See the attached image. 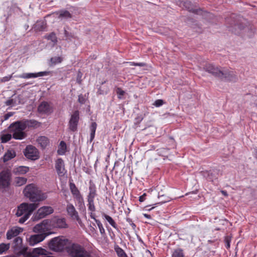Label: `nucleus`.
Wrapping results in <instances>:
<instances>
[{"label":"nucleus","mask_w":257,"mask_h":257,"mask_svg":"<svg viewBox=\"0 0 257 257\" xmlns=\"http://www.w3.org/2000/svg\"><path fill=\"white\" fill-rule=\"evenodd\" d=\"M11 175L8 171H3L0 173V189H6L10 185Z\"/></svg>","instance_id":"obj_10"},{"label":"nucleus","mask_w":257,"mask_h":257,"mask_svg":"<svg viewBox=\"0 0 257 257\" xmlns=\"http://www.w3.org/2000/svg\"><path fill=\"white\" fill-rule=\"evenodd\" d=\"M103 216L112 227L115 228L116 230H119L117 224L111 216L106 214H103Z\"/></svg>","instance_id":"obj_27"},{"label":"nucleus","mask_w":257,"mask_h":257,"mask_svg":"<svg viewBox=\"0 0 257 257\" xmlns=\"http://www.w3.org/2000/svg\"><path fill=\"white\" fill-rule=\"evenodd\" d=\"M23 230V229L20 227H13L9 229L7 232V238L11 239L14 237L17 236Z\"/></svg>","instance_id":"obj_17"},{"label":"nucleus","mask_w":257,"mask_h":257,"mask_svg":"<svg viewBox=\"0 0 257 257\" xmlns=\"http://www.w3.org/2000/svg\"><path fill=\"white\" fill-rule=\"evenodd\" d=\"M126 220L131 225L133 230H135L136 227V225L134 223H133L132 219L130 218H127Z\"/></svg>","instance_id":"obj_50"},{"label":"nucleus","mask_w":257,"mask_h":257,"mask_svg":"<svg viewBox=\"0 0 257 257\" xmlns=\"http://www.w3.org/2000/svg\"><path fill=\"white\" fill-rule=\"evenodd\" d=\"M58 15V18L61 20L65 19L67 20L72 18V14L67 10H61L56 13Z\"/></svg>","instance_id":"obj_22"},{"label":"nucleus","mask_w":257,"mask_h":257,"mask_svg":"<svg viewBox=\"0 0 257 257\" xmlns=\"http://www.w3.org/2000/svg\"><path fill=\"white\" fill-rule=\"evenodd\" d=\"M221 193L224 196H227L228 195V194H227V192L226 191L222 190L221 191Z\"/></svg>","instance_id":"obj_59"},{"label":"nucleus","mask_w":257,"mask_h":257,"mask_svg":"<svg viewBox=\"0 0 257 257\" xmlns=\"http://www.w3.org/2000/svg\"><path fill=\"white\" fill-rule=\"evenodd\" d=\"M49 233H41L31 235L29 239L30 245L33 246L42 241Z\"/></svg>","instance_id":"obj_14"},{"label":"nucleus","mask_w":257,"mask_h":257,"mask_svg":"<svg viewBox=\"0 0 257 257\" xmlns=\"http://www.w3.org/2000/svg\"><path fill=\"white\" fill-rule=\"evenodd\" d=\"M66 212L72 219H74L79 215L78 212L75 209L74 206L71 203H68L67 204Z\"/></svg>","instance_id":"obj_19"},{"label":"nucleus","mask_w":257,"mask_h":257,"mask_svg":"<svg viewBox=\"0 0 257 257\" xmlns=\"http://www.w3.org/2000/svg\"><path fill=\"white\" fill-rule=\"evenodd\" d=\"M146 194L145 193H144L143 195H142V196H141L140 197H139V201L140 202H143L145 201V197H146Z\"/></svg>","instance_id":"obj_55"},{"label":"nucleus","mask_w":257,"mask_h":257,"mask_svg":"<svg viewBox=\"0 0 257 257\" xmlns=\"http://www.w3.org/2000/svg\"><path fill=\"white\" fill-rule=\"evenodd\" d=\"M46 38L49 40H51L54 44H56L57 42V38L54 33L50 34L46 37Z\"/></svg>","instance_id":"obj_43"},{"label":"nucleus","mask_w":257,"mask_h":257,"mask_svg":"<svg viewBox=\"0 0 257 257\" xmlns=\"http://www.w3.org/2000/svg\"><path fill=\"white\" fill-rule=\"evenodd\" d=\"M203 175L207 180L213 181L214 180L217 178V171L215 170L204 171L203 172Z\"/></svg>","instance_id":"obj_20"},{"label":"nucleus","mask_w":257,"mask_h":257,"mask_svg":"<svg viewBox=\"0 0 257 257\" xmlns=\"http://www.w3.org/2000/svg\"><path fill=\"white\" fill-rule=\"evenodd\" d=\"M27 248H23L19 252L20 254L23 255L24 257H35L32 252H27Z\"/></svg>","instance_id":"obj_37"},{"label":"nucleus","mask_w":257,"mask_h":257,"mask_svg":"<svg viewBox=\"0 0 257 257\" xmlns=\"http://www.w3.org/2000/svg\"><path fill=\"white\" fill-rule=\"evenodd\" d=\"M13 114L11 112L8 113L6 114L4 116L5 120L8 119L10 117L12 116Z\"/></svg>","instance_id":"obj_56"},{"label":"nucleus","mask_w":257,"mask_h":257,"mask_svg":"<svg viewBox=\"0 0 257 257\" xmlns=\"http://www.w3.org/2000/svg\"><path fill=\"white\" fill-rule=\"evenodd\" d=\"M38 207V204L23 203L21 204L17 209L16 215L22 216L19 219L20 223H24L30 217L32 212Z\"/></svg>","instance_id":"obj_2"},{"label":"nucleus","mask_w":257,"mask_h":257,"mask_svg":"<svg viewBox=\"0 0 257 257\" xmlns=\"http://www.w3.org/2000/svg\"><path fill=\"white\" fill-rule=\"evenodd\" d=\"M96 223L99 228L100 233L101 234H104L105 233V230L101 222L99 220H96Z\"/></svg>","instance_id":"obj_46"},{"label":"nucleus","mask_w":257,"mask_h":257,"mask_svg":"<svg viewBox=\"0 0 257 257\" xmlns=\"http://www.w3.org/2000/svg\"><path fill=\"white\" fill-rule=\"evenodd\" d=\"M73 220H76L78 222V223L80 224V226L82 225V222L81 219L80 218L79 215L77 217H76V218H75Z\"/></svg>","instance_id":"obj_54"},{"label":"nucleus","mask_w":257,"mask_h":257,"mask_svg":"<svg viewBox=\"0 0 257 257\" xmlns=\"http://www.w3.org/2000/svg\"><path fill=\"white\" fill-rule=\"evenodd\" d=\"M47 73H48L46 71L40 72L38 73H24L20 75L19 77L24 79L36 78L46 75Z\"/></svg>","instance_id":"obj_18"},{"label":"nucleus","mask_w":257,"mask_h":257,"mask_svg":"<svg viewBox=\"0 0 257 257\" xmlns=\"http://www.w3.org/2000/svg\"><path fill=\"white\" fill-rule=\"evenodd\" d=\"M66 144L64 141H61L60 143L59 146L58 147V149L57 150V153L59 155H63L65 154L66 151Z\"/></svg>","instance_id":"obj_29"},{"label":"nucleus","mask_w":257,"mask_h":257,"mask_svg":"<svg viewBox=\"0 0 257 257\" xmlns=\"http://www.w3.org/2000/svg\"><path fill=\"white\" fill-rule=\"evenodd\" d=\"M163 103H164V101L163 100L157 99L155 101L154 105H155L156 107H159V106L162 105L163 104Z\"/></svg>","instance_id":"obj_49"},{"label":"nucleus","mask_w":257,"mask_h":257,"mask_svg":"<svg viewBox=\"0 0 257 257\" xmlns=\"http://www.w3.org/2000/svg\"><path fill=\"white\" fill-rule=\"evenodd\" d=\"M230 241H231V238L229 236H226L225 237L224 242H225V247L226 248H229L230 247Z\"/></svg>","instance_id":"obj_47"},{"label":"nucleus","mask_w":257,"mask_h":257,"mask_svg":"<svg viewBox=\"0 0 257 257\" xmlns=\"http://www.w3.org/2000/svg\"><path fill=\"white\" fill-rule=\"evenodd\" d=\"M79 118V111L75 110L71 115L68 123L69 128L70 131L72 132L77 131Z\"/></svg>","instance_id":"obj_9"},{"label":"nucleus","mask_w":257,"mask_h":257,"mask_svg":"<svg viewBox=\"0 0 257 257\" xmlns=\"http://www.w3.org/2000/svg\"><path fill=\"white\" fill-rule=\"evenodd\" d=\"M27 179L24 177H17L15 180L16 185L21 186L27 182Z\"/></svg>","instance_id":"obj_36"},{"label":"nucleus","mask_w":257,"mask_h":257,"mask_svg":"<svg viewBox=\"0 0 257 257\" xmlns=\"http://www.w3.org/2000/svg\"><path fill=\"white\" fill-rule=\"evenodd\" d=\"M115 251L118 257H127L124 250L120 247L116 248Z\"/></svg>","instance_id":"obj_42"},{"label":"nucleus","mask_w":257,"mask_h":257,"mask_svg":"<svg viewBox=\"0 0 257 257\" xmlns=\"http://www.w3.org/2000/svg\"><path fill=\"white\" fill-rule=\"evenodd\" d=\"M35 29L37 31H42L45 29V24L43 22H37L35 25Z\"/></svg>","instance_id":"obj_34"},{"label":"nucleus","mask_w":257,"mask_h":257,"mask_svg":"<svg viewBox=\"0 0 257 257\" xmlns=\"http://www.w3.org/2000/svg\"><path fill=\"white\" fill-rule=\"evenodd\" d=\"M88 210L91 212L95 211V207L94 203V199H87Z\"/></svg>","instance_id":"obj_38"},{"label":"nucleus","mask_w":257,"mask_h":257,"mask_svg":"<svg viewBox=\"0 0 257 257\" xmlns=\"http://www.w3.org/2000/svg\"><path fill=\"white\" fill-rule=\"evenodd\" d=\"M116 92L118 95V98L119 99H121L122 96L125 93V91L122 90L120 88L117 87L116 90Z\"/></svg>","instance_id":"obj_45"},{"label":"nucleus","mask_w":257,"mask_h":257,"mask_svg":"<svg viewBox=\"0 0 257 257\" xmlns=\"http://www.w3.org/2000/svg\"><path fill=\"white\" fill-rule=\"evenodd\" d=\"M181 4L188 11L194 13H197V10L193 8L192 5L190 2L188 1H183L181 2Z\"/></svg>","instance_id":"obj_26"},{"label":"nucleus","mask_w":257,"mask_h":257,"mask_svg":"<svg viewBox=\"0 0 257 257\" xmlns=\"http://www.w3.org/2000/svg\"><path fill=\"white\" fill-rule=\"evenodd\" d=\"M29 171V168L27 167L21 166L18 169V171L22 174H25Z\"/></svg>","instance_id":"obj_48"},{"label":"nucleus","mask_w":257,"mask_h":257,"mask_svg":"<svg viewBox=\"0 0 257 257\" xmlns=\"http://www.w3.org/2000/svg\"><path fill=\"white\" fill-rule=\"evenodd\" d=\"M57 225L59 228H64L67 226L65 220L64 218L58 219L57 220Z\"/></svg>","instance_id":"obj_40"},{"label":"nucleus","mask_w":257,"mask_h":257,"mask_svg":"<svg viewBox=\"0 0 257 257\" xmlns=\"http://www.w3.org/2000/svg\"><path fill=\"white\" fill-rule=\"evenodd\" d=\"M67 251L71 257H89V252L77 243H72L67 247Z\"/></svg>","instance_id":"obj_4"},{"label":"nucleus","mask_w":257,"mask_h":257,"mask_svg":"<svg viewBox=\"0 0 257 257\" xmlns=\"http://www.w3.org/2000/svg\"><path fill=\"white\" fill-rule=\"evenodd\" d=\"M46 250L42 248H36L33 249L32 253L35 257L38 256L39 255L45 254Z\"/></svg>","instance_id":"obj_33"},{"label":"nucleus","mask_w":257,"mask_h":257,"mask_svg":"<svg viewBox=\"0 0 257 257\" xmlns=\"http://www.w3.org/2000/svg\"><path fill=\"white\" fill-rule=\"evenodd\" d=\"M89 194L87 196V199H94L96 195V187L94 184H90L89 187Z\"/></svg>","instance_id":"obj_28"},{"label":"nucleus","mask_w":257,"mask_h":257,"mask_svg":"<svg viewBox=\"0 0 257 257\" xmlns=\"http://www.w3.org/2000/svg\"><path fill=\"white\" fill-rule=\"evenodd\" d=\"M47 229V221L46 220H44L41 223L36 225L33 228L34 232L38 234L48 233Z\"/></svg>","instance_id":"obj_16"},{"label":"nucleus","mask_w":257,"mask_h":257,"mask_svg":"<svg viewBox=\"0 0 257 257\" xmlns=\"http://www.w3.org/2000/svg\"><path fill=\"white\" fill-rule=\"evenodd\" d=\"M234 26L235 27L234 31L231 28H230L229 30L234 32L236 34L238 33V32H236L237 29H238L240 31L244 30L245 31L249 29L252 30L251 26H247L245 22H241L240 23H237V24H235Z\"/></svg>","instance_id":"obj_21"},{"label":"nucleus","mask_w":257,"mask_h":257,"mask_svg":"<svg viewBox=\"0 0 257 257\" xmlns=\"http://www.w3.org/2000/svg\"><path fill=\"white\" fill-rule=\"evenodd\" d=\"M38 110L41 113L49 114L52 112L53 108L48 102L43 101L39 105Z\"/></svg>","instance_id":"obj_15"},{"label":"nucleus","mask_w":257,"mask_h":257,"mask_svg":"<svg viewBox=\"0 0 257 257\" xmlns=\"http://www.w3.org/2000/svg\"><path fill=\"white\" fill-rule=\"evenodd\" d=\"M10 248V244L1 243L0 244V254L8 250Z\"/></svg>","instance_id":"obj_44"},{"label":"nucleus","mask_w":257,"mask_h":257,"mask_svg":"<svg viewBox=\"0 0 257 257\" xmlns=\"http://www.w3.org/2000/svg\"><path fill=\"white\" fill-rule=\"evenodd\" d=\"M14 248L15 250H19L21 248L22 239L20 237H16L14 240Z\"/></svg>","instance_id":"obj_31"},{"label":"nucleus","mask_w":257,"mask_h":257,"mask_svg":"<svg viewBox=\"0 0 257 257\" xmlns=\"http://www.w3.org/2000/svg\"><path fill=\"white\" fill-rule=\"evenodd\" d=\"M63 58L61 57L55 56L52 57L50 60V66H54L57 64L61 63Z\"/></svg>","instance_id":"obj_32"},{"label":"nucleus","mask_w":257,"mask_h":257,"mask_svg":"<svg viewBox=\"0 0 257 257\" xmlns=\"http://www.w3.org/2000/svg\"><path fill=\"white\" fill-rule=\"evenodd\" d=\"M64 36L66 37V40L67 41H72L73 39L75 38V36L73 33H69L66 29H64Z\"/></svg>","instance_id":"obj_39"},{"label":"nucleus","mask_w":257,"mask_h":257,"mask_svg":"<svg viewBox=\"0 0 257 257\" xmlns=\"http://www.w3.org/2000/svg\"><path fill=\"white\" fill-rule=\"evenodd\" d=\"M12 75H8V76H5L4 77H3L1 79V81L2 82H7V81H9V80H11V79L12 78Z\"/></svg>","instance_id":"obj_51"},{"label":"nucleus","mask_w":257,"mask_h":257,"mask_svg":"<svg viewBox=\"0 0 257 257\" xmlns=\"http://www.w3.org/2000/svg\"><path fill=\"white\" fill-rule=\"evenodd\" d=\"M131 66H144L145 64L144 63H135V62H129Z\"/></svg>","instance_id":"obj_52"},{"label":"nucleus","mask_w":257,"mask_h":257,"mask_svg":"<svg viewBox=\"0 0 257 257\" xmlns=\"http://www.w3.org/2000/svg\"><path fill=\"white\" fill-rule=\"evenodd\" d=\"M68 240L62 239L59 237H55L51 239L48 244L49 247L52 250L55 251H61L65 247H66Z\"/></svg>","instance_id":"obj_5"},{"label":"nucleus","mask_w":257,"mask_h":257,"mask_svg":"<svg viewBox=\"0 0 257 257\" xmlns=\"http://www.w3.org/2000/svg\"><path fill=\"white\" fill-rule=\"evenodd\" d=\"M143 216H144L145 217H146V218H148V219H151V215H149V214H146V213H144V214H143Z\"/></svg>","instance_id":"obj_58"},{"label":"nucleus","mask_w":257,"mask_h":257,"mask_svg":"<svg viewBox=\"0 0 257 257\" xmlns=\"http://www.w3.org/2000/svg\"><path fill=\"white\" fill-rule=\"evenodd\" d=\"M25 157L31 160H36L39 158V152L34 146L28 145L24 151Z\"/></svg>","instance_id":"obj_8"},{"label":"nucleus","mask_w":257,"mask_h":257,"mask_svg":"<svg viewBox=\"0 0 257 257\" xmlns=\"http://www.w3.org/2000/svg\"><path fill=\"white\" fill-rule=\"evenodd\" d=\"M69 187L74 198L78 203L79 209H85V207L83 198L75 184L73 182H70Z\"/></svg>","instance_id":"obj_6"},{"label":"nucleus","mask_w":257,"mask_h":257,"mask_svg":"<svg viewBox=\"0 0 257 257\" xmlns=\"http://www.w3.org/2000/svg\"><path fill=\"white\" fill-rule=\"evenodd\" d=\"M172 257H184V254L183 253V250L181 248H177L174 250L173 251L172 255Z\"/></svg>","instance_id":"obj_35"},{"label":"nucleus","mask_w":257,"mask_h":257,"mask_svg":"<svg viewBox=\"0 0 257 257\" xmlns=\"http://www.w3.org/2000/svg\"><path fill=\"white\" fill-rule=\"evenodd\" d=\"M5 104L7 106H10V105H14V101L13 99H9V100H8L6 101Z\"/></svg>","instance_id":"obj_53"},{"label":"nucleus","mask_w":257,"mask_h":257,"mask_svg":"<svg viewBox=\"0 0 257 257\" xmlns=\"http://www.w3.org/2000/svg\"><path fill=\"white\" fill-rule=\"evenodd\" d=\"M16 153L14 150H8V151L5 154L3 157V160L4 162H6L14 158L16 156Z\"/></svg>","instance_id":"obj_24"},{"label":"nucleus","mask_w":257,"mask_h":257,"mask_svg":"<svg viewBox=\"0 0 257 257\" xmlns=\"http://www.w3.org/2000/svg\"><path fill=\"white\" fill-rule=\"evenodd\" d=\"M90 216L92 219H94L95 222H96V220H98V219H96L95 214L94 213H93L92 212H91L90 213Z\"/></svg>","instance_id":"obj_57"},{"label":"nucleus","mask_w":257,"mask_h":257,"mask_svg":"<svg viewBox=\"0 0 257 257\" xmlns=\"http://www.w3.org/2000/svg\"><path fill=\"white\" fill-rule=\"evenodd\" d=\"M9 129L10 132L13 133V137L16 140H22L27 136L24 132L26 128L21 120L12 123Z\"/></svg>","instance_id":"obj_3"},{"label":"nucleus","mask_w":257,"mask_h":257,"mask_svg":"<svg viewBox=\"0 0 257 257\" xmlns=\"http://www.w3.org/2000/svg\"><path fill=\"white\" fill-rule=\"evenodd\" d=\"M204 70L206 72L211 74L216 77H220V75H222V71L218 67L212 64H206L203 67Z\"/></svg>","instance_id":"obj_11"},{"label":"nucleus","mask_w":257,"mask_h":257,"mask_svg":"<svg viewBox=\"0 0 257 257\" xmlns=\"http://www.w3.org/2000/svg\"><path fill=\"white\" fill-rule=\"evenodd\" d=\"M54 211L52 207L50 206H43L40 208L33 216V220L36 221L45 217L46 216L52 213Z\"/></svg>","instance_id":"obj_7"},{"label":"nucleus","mask_w":257,"mask_h":257,"mask_svg":"<svg viewBox=\"0 0 257 257\" xmlns=\"http://www.w3.org/2000/svg\"><path fill=\"white\" fill-rule=\"evenodd\" d=\"M221 71L222 75L219 77L221 79L230 81H235L237 80L236 75L234 71L226 69H223Z\"/></svg>","instance_id":"obj_13"},{"label":"nucleus","mask_w":257,"mask_h":257,"mask_svg":"<svg viewBox=\"0 0 257 257\" xmlns=\"http://www.w3.org/2000/svg\"><path fill=\"white\" fill-rule=\"evenodd\" d=\"M25 196L32 202H40L47 198L46 193H43L34 184H31L26 186L23 191Z\"/></svg>","instance_id":"obj_1"},{"label":"nucleus","mask_w":257,"mask_h":257,"mask_svg":"<svg viewBox=\"0 0 257 257\" xmlns=\"http://www.w3.org/2000/svg\"><path fill=\"white\" fill-rule=\"evenodd\" d=\"M206 15L209 17H211L212 16V15L209 13H207L206 12Z\"/></svg>","instance_id":"obj_60"},{"label":"nucleus","mask_w":257,"mask_h":257,"mask_svg":"<svg viewBox=\"0 0 257 257\" xmlns=\"http://www.w3.org/2000/svg\"><path fill=\"white\" fill-rule=\"evenodd\" d=\"M97 127V123L95 122H93L91 123L90 126V141L91 142L94 137L95 134V131Z\"/></svg>","instance_id":"obj_30"},{"label":"nucleus","mask_w":257,"mask_h":257,"mask_svg":"<svg viewBox=\"0 0 257 257\" xmlns=\"http://www.w3.org/2000/svg\"><path fill=\"white\" fill-rule=\"evenodd\" d=\"M36 141L42 149L46 148L49 144V139L45 136H40Z\"/></svg>","instance_id":"obj_23"},{"label":"nucleus","mask_w":257,"mask_h":257,"mask_svg":"<svg viewBox=\"0 0 257 257\" xmlns=\"http://www.w3.org/2000/svg\"><path fill=\"white\" fill-rule=\"evenodd\" d=\"M167 201V200L162 201V203H165V202H166Z\"/></svg>","instance_id":"obj_61"},{"label":"nucleus","mask_w":257,"mask_h":257,"mask_svg":"<svg viewBox=\"0 0 257 257\" xmlns=\"http://www.w3.org/2000/svg\"><path fill=\"white\" fill-rule=\"evenodd\" d=\"M55 169L58 175L60 177H63L67 173V170L65 168L64 162L61 158H58L55 161Z\"/></svg>","instance_id":"obj_12"},{"label":"nucleus","mask_w":257,"mask_h":257,"mask_svg":"<svg viewBox=\"0 0 257 257\" xmlns=\"http://www.w3.org/2000/svg\"><path fill=\"white\" fill-rule=\"evenodd\" d=\"M12 136L13 135L10 134H6L3 135L1 137L2 142L3 143L8 142L11 139Z\"/></svg>","instance_id":"obj_41"},{"label":"nucleus","mask_w":257,"mask_h":257,"mask_svg":"<svg viewBox=\"0 0 257 257\" xmlns=\"http://www.w3.org/2000/svg\"><path fill=\"white\" fill-rule=\"evenodd\" d=\"M22 122H23V124L26 127V128L28 127H35L37 126L39 123V122L33 119H24L21 120Z\"/></svg>","instance_id":"obj_25"},{"label":"nucleus","mask_w":257,"mask_h":257,"mask_svg":"<svg viewBox=\"0 0 257 257\" xmlns=\"http://www.w3.org/2000/svg\"><path fill=\"white\" fill-rule=\"evenodd\" d=\"M153 208H154V207H152V208H150V209H148V210H152Z\"/></svg>","instance_id":"obj_62"}]
</instances>
